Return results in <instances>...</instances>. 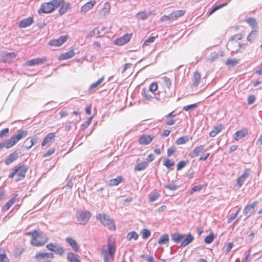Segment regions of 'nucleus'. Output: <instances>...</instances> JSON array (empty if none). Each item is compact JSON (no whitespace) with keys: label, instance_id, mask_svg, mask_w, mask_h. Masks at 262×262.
Returning a JSON list of instances; mask_svg holds the SVG:
<instances>
[{"label":"nucleus","instance_id":"f257e3e1","mask_svg":"<svg viewBox=\"0 0 262 262\" xmlns=\"http://www.w3.org/2000/svg\"><path fill=\"white\" fill-rule=\"evenodd\" d=\"M117 246L115 238L110 237L108 238L106 246L101 249V255L104 262H113L116 251Z\"/></svg>","mask_w":262,"mask_h":262},{"label":"nucleus","instance_id":"f03ea898","mask_svg":"<svg viewBox=\"0 0 262 262\" xmlns=\"http://www.w3.org/2000/svg\"><path fill=\"white\" fill-rule=\"evenodd\" d=\"M25 235L30 236V244L31 245L40 247L44 246L49 240L46 235L41 231L36 230L26 232Z\"/></svg>","mask_w":262,"mask_h":262},{"label":"nucleus","instance_id":"7ed1b4c3","mask_svg":"<svg viewBox=\"0 0 262 262\" xmlns=\"http://www.w3.org/2000/svg\"><path fill=\"white\" fill-rule=\"evenodd\" d=\"M28 134L27 130H18L17 133L13 135L11 138L0 143V149L3 148H10L13 147L17 142L21 139L26 137Z\"/></svg>","mask_w":262,"mask_h":262},{"label":"nucleus","instance_id":"20e7f679","mask_svg":"<svg viewBox=\"0 0 262 262\" xmlns=\"http://www.w3.org/2000/svg\"><path fill=\"white\" fill-rule=\"evenodd\" d=\"M62 2V0H51L49 2L43 3L41 5L38 12L39 14L52 13L59 7Z\"/></svg>","mask_w":262,"mask_h":262},{"label":"nucleus","instance_id":"39448f33","mask_svg":"<svg viewBox=\"0 0 262 262\" xmlns=\"http://www.w3.org/2000/svg\"><path fill=\"white\" fill-rule=\"evenodd\" d=\"M27 169V167L24 165L15 166L13 171L9 174L8 177L13 178L15 177L16 181H21L25 178Z\"/></svg>","mask_w":262,"mask_h":262},{"label":"nucleus","instance_id":"423d86ee","mask_svg":"<svg viewBox=\"0 0 262 262\" xmlns=\"http://www.w3.org/2000/svg\"><path fill=\"white\" fill-rule=\"evenodd\" d=\"M97 220L100 221L103 226L110 230H114L116 229L115 224L114 221L110 218L109 215L105 214H98L96 216Z\"/></svg>","mask_w":262,"mask_h":262},{"label":"nucleus","instance_id":"0eeeda50","mask_svg":"<svg viewBox=\"0 0 262 262\" xmlns=\"http://www.w3.org/2000/svg\"><path fill=\"white\" fill-rule=\"evenodd\" d=\"M0 55L2 61L4 63H11L17 56V54L15 52H2L0 53Z\"/></svg>","mask_w":262,"mask_h":262},{"label":"nucleus","instance_id":"6e6552de","mask_svg":"<svg viewBox=\"0 0 262 262\" xmlns=\"http://www.w3.org/2000/svg\"><path fill=\"white\" fill-rule=\"evenodd\" d=\"M54 257L53 253L48 252H38L37 253L34 258L37 262H44L45 260H48L49 258H53Z\"/></svg>","mask_w":262,"mask_h":262},{"label":"nucleus","instance_id":"1a4fd4ad","mask_svg":"<svg viewBox=\"0 0 262 262\" xmlns=\"http://www.w3.org/2000/svg\"><path fill=\"white\" fill-rule=\"evenodd\" d=\"M155 138L153 135H142L138 139V143L142 145H147L150 144Z\"/></svg>","mask_w":262,"mask_h":262},{"label":"nucleus","instance_id":"9d476101","mask_svg":"<svg viewBox=\"0 0 262 262\" xmlns=\"http://www.w3.org/2000/svg\"><path fill=\"white\" fill-rule=\"evenodd\" d=\"M91 215V214L90 211H81L79 212L77 216V219L80 224L84 225L89 221Z\"/></svg>","mask_w":262,"mask_h":262},{"label":"nucleus","instance_id":"9b49d317","mask_svg":"<svg viewBox=\"0 0 262 262\" xmlns=\"http://www.w3.org/2000/svg\"><path fill=\"white\" fill-rule=\"evenodd\" d=\"M68 35H66L61 36L57 39H54L51 40L49 42V45L52 47H59L63 45L68 39Z\"/></svg>","mask_w":262,"mask_h":262},{"label":"nucleus","instance_id":"f8f14e48","mask_svg":"<svg viewBox=\"0 0 262 262\" xmlns=\"http://www.w3.org/2000/svg\"><path fill=\"white\" fill-rule=\"evenodd\" d=\"M46 248L51 251L54 252L55 254L62 255L64 252V250L57 244L50 243L46 246Z\"/></svg>","mask_w":262,"mask_h":262},{"label":"nucleus","instance_id":"ddd939ff","mask_svg":"<svg viewBox=\"0 0 262 262\" xmlns=\"http://www.w3.org/2000/svg\"><path fill=\"white\" fill-rule=\"evenodd\" d=\"M251 174V171L250 169H246L243 172V174L239 177L236 180V185L238 186V188L241 187V186L244 184L245 180L249 178Z\"/></svg>","mask_w":262,"mask_h":262},{"label":"nucleus","instance_id":"4468645a","mask_svg":"<svg viewBox=\"0 0 262 262\" xmlns=\"http://www.w3.org/2000/svg\"><path fill=\"white\" fill-rule=\"evenodd\" d=\"M258 204L257 201H254L251 204H248L245 206L243 213L247 217H249L254 212L255 207Z\"/></svg>","mask_w":262,"mask_h":262},{"label":"nucleus","instance_id":"2eb2a0df","mask_svg":"<svg viewBox=\"0 0 262 262\" xmlns=\"http://www.w3.org/2000/svg\"><path fill=\"white\" fill-rule=\"evenodd\" d=\"M19 201V197L17 194H15L12 198L9 200L2 207V211L6 212L11 207L14 203Z\"/></svg>","mask_w":262,"mask_h":262},{"label":"nucleus","instance_id":"dca6fc26","mask_svg":"<svg viewBox=\"0 0 262 262\" xmlns=\"http://www.w3.org/2000/svg\"><path fill=\"white\" fill-rule=\"evenodd\" d=\"M47 61V58L43 57L42 58H37L29 60L26 61L25 64L26 66H33L36 65L42 64Z\"/></svg>","mask_w":262,"mask_h":262},{"label":"nucleus","instance_id":"f3484780","mask_svg":"<svg viewBox=\"0 0 262 262\" xmlns=\"http://www.w3.org/2000/svg\"><path fill=\"white\" fill-rule=\"evenodd\" d=\"M56 134L55 133H50L47 134L44 138L42 143L41 146L44 147L49 146L51 142L55 140Z\"/></svg>","mask_w":262,"mask_h":262},{"label":"nucleus","instance_id":"a211bd4d","mask_svg":"<svg viewBox=\"0 0 262 262\" xmlns=\"http://www.w3.org/2000/svg\"><path fill=\"white\" fill-rule=\"evenodd\" d=\"M132 34H126L122 37L118 38L115 40V43L118 46H123L130 40Z\"/></svg>","mask_w":262,"mask_h":262},{"label":"nucleus","instance_id":"6ab92c4d","mask_svg":"<svg viewBox=\"0 0 262 262\" xmlns=\"http://www.w3.org/2000/svg\"><path fill=\"white\" fill-rule=\"evenodd\" d=\"M111 4L106 2L104 5L103 8L100 10L99 12V15L100 17H103L110 13V11L111 10Z\"/></svg>","mask_w":262,"mask_h":262},{"label":"nucleus","instance_id":"aec40b11","mask_svg":"<svg viewBox=\"0 0 262 262\" xmlns=\"http://www.w3.org/2000/svg\"><path fill=\"white\" fill-rule=\"evenodd\" d=\"M194 238L192 234H188L186 235H181V247H185L190 243H191Z\"/></svg>","mask_w":262,"mask_h":262},{"label":"nucleus","instance_id":"412c9836","mask_svg":"<svg viewBox=\"0 0 262 262\" xmlns=\"http://www.w3.org/2000/svg\"><path fill=\"white\" fill-rule=\"evenodd\" d=\"M242 45H240L237 41L234 40H229L227 45V48L229 50L231 51L232 52L237 53L239 52L237 47H240Z\"/></svg>","mask_w":262,"mask_h":262},{"label":"nucleus","instance_id":"4be33fe9","mask_svg":"<svg viewBox=\"0 0 262 262\" xmlns=\"http://www.w3.org/2000/svg\"><path fill=\"white\" fill-rule=\"evenodd\" d=\"M33 23V17H29L25 19H24L20 20L18 23V27L20 28H26L31 25H32Z\"/></svg>","mask_w":262,"mask_h":262},{"label":"nucleus","instance_id":"5701e85b","mask_svg":"<svg viewBox=\"0 0 262 262\" xmlns=\"http://www.w3.org/2000/svg\"><path fill=\"white\" fill-rule=\"evenodd\" d=\"M18 152L16 151L10 154L5 160V163L9 165L18 158Z\"/></svg>","mask_w":262,"mask_h":262},{"label":"nucleus","instance_id":"b1692460","mask_svg":"<svg viewBox=\"0 0 262 262\" xmlns=\"http://www.w3.org/2000/svg\"><path fill=\"white\" fill-rule=\"evenodd\" d=\"M96 3V1L94 0L87 2L81 7V11L83 13H86L93 8Z\"/></svg>","mask_w":262,"mask_h":262},{"label":"nucleus","instance_id":"393cba45","mask_svg":"<svg viewBox=\"0 0 262 262\" xmlns=\"http://www.w3.org/2000/svg\"><path fill=\"white\" fill-rule=\"evenodd\" d=\"M75 52L73 49H71L69 51L61 54L58 57L59 60H63L68 59L73 57L75 55Z\"/></svg>","mask_w":262,"mask_h":262},{"label":"nucleus","instance_id":"a878e982","mask_svg":"<svg viewBox=\"0 0 262 262\" xmlns=\"http://www.w3.org/2000/svg\"><path fill=\"white\" fill-rule=\"evenodd\" d=\"M248 134V131L246 129H243L237 131L233 135V138L236 141H238L243 138Z\"/></svg>","mask_w":262,"mask_h":262},{"label":"nucleus","instance_id":"bb28decb","mask_svg":"<svg viewBox=\"0 0 262 262\" xmlns=\"http://www.w3.org/2000/svg\"><path fill=\"white\" fill-rule=\"evenodd\" d=\"M205 147V145H203L196 147L193 150L190 152V156L192 158L198 156L201 152L206 150Z\"/></svg>","mask_w":262,"mask_h":262},{"label":"nucleus","instance_id":"cd10ccee","mask_svg":"<svg viewBox=\"0 0 262 262\" xmlns=\"http://www.w3.org/2000/svg\"><path fill=\"white\" fill-rule=\"evenodd\" d=\"M62 2L59 5L60 9H59L58 12L60 15H62L66 13L68 11L70 6L69 3H66L64 0H62Z\"/></svg>","mask_w":262,"mask_h":262},{"label":"nucleus","instance_id":"c85d7f7f","mask_svg":"<svg viewBox=\"0 0 262 262\" xmlns=\"http://www.w3.org/2000/svg\"><path fill=\"white\" fill-rule=\"evenodd\" d=\"M66 242L70 245L73 248V250L75 252H78L79 250V247L76 242L73 238L68 237L66 238Z\"/></svg>","mask_w":262,"mask_h":262},{"label":"nucleus","instance_id":"c756f323","mask_svg":"<svg viewBox=\"0 0 262 262\" xmlns=\"http://www.w3.org/2000/svg\"><path fill=\"white\" fill-rule=\"evenodd\" d=\"M223 55V53L222 51H220L219 53L213 52L210 54L209 57L208 58V61L211 62H213L216 60L220 56H222Z\"/></svg>","mask_w":262,"mask_h":262},{"label":"nucleus","instance_id":"7c9ffc66","mask_svg":"<svg viewBox=\"0 0 262 262\" xmlns=\"http://www.w3.org/2000/svg\"><path fill=\"white\" fill-rule=\"evenodd\" d=\"M67 259L69 262H80L78 256L72 252L67 254Z\"/></svg>","mask_w":262,"mask_h":262},{"label":"nucleus","instance_id":"2f4dec72","mask_svg":"<svg viewBox=\"0 0 262 262\" xmlns=\"http://www.w3.org/2000/svg\"><path fill=\"white\" fill-rule=\"evenodd\" d=\"M151 14L150 12H146L145 11H140L137 14V17L142 20L146 19Z\"/></svg>","mask_w":262,"mask_h":262},{"label":"nucleus","instance_id":"473e14b6","mask_svg":"<svg viewBox=\"0 0 262 262\" xmlns=\"http://www.w3.org/2000/svg\"><path fill=\"white\" fill-rule=\"evenodd\" d=\"M223 127L222 125H220L216 126H215L213 128L212 130L210 132L209 135L212 137H215L218 133L221 132L223 129Z\"/></svg>","mask_w":262,"mask_h":262},{"label":"nucleus","instance_id":"72a5a7b5","mask_svg":"<svg viewBox=\"0 0 262 262\" xmlns=\"http://www.w3.org/2000/svg\"><path fill=\"white\" fill-rule=\"evenodd\" d=\"M122 182L121 176H118L116 178L111 179L109 181V185L110 186H117Z\"/></svg>","mask_w":262,"mask_h":262},{"label":"nucleus","instance_id":"f704fd0d","mask_svg":"<svg viewBox=\"0 0 262 262\" xmlns=\"http://www.w3.org/2000/svg\"><path fill=\"white\" fill-rule=\"evenodd\" d=\"M148 163L146 162H142L141 163H138L135 167V171H141L145 169L148 166Z\"/></svg>","mask_w":262,"mask_h":262},{"label":"nucleus","instance_id":"c9c22d12","mask_svg":"<svg viewBox=\"0 0 262 262\" xmlns=\"http://www.w3.org/2000/svg\"><path fill=\"white\" fill-rule=\"evenodd\" d=\"M24 250L25 249L23 246H16L14 250V254L15 256H19L24 252Z\"/></svg>","mask_w":262,"mask_h":262},{"label":"nucleus","instance_id":"e433bc0d","mask_svg":"<svg viewBox=\"0 0 262 262\" xmlns=\"http://www.w3.org/2000/svg\"><path fill=\"white\" fill-rule=\"evenodd\" d=\"M201 80V74L196 72L194 74L193 76V85L195 86H197Z\"/></svg>","mask_w":262,"mask_h":262},{"label":"nucleus","instance_id":"4c0bfd02","mask_svg":"<svg viewBox=\"0 0 262 262\" xmlns=\"http://www.w3.org/2000/svg\"><path fill=\"white\" fill-rule=\"evenodd\" d=\"M169 241V236L167 234L163 235L158 240V243L160 245H163L168 243Z\"/></svg>","mask_w":262,"mask_h":262},{"label":"nucleus","instance_id":"58836bf2","mask_svg":"<svg viewBox=\"0 0 262 262\" xmlns=\"http://www.w3.org/2000/svg\"><path fill=\"white\" fill-rule=\"evenodd\" d=\"M160 195L158 192L156 191H153L149 195V199L150 202H152L155 201L158 198L160 197Z\"/></svg>","mask_w":262,"mask_h":262},{"label":"nucleus","instance_id":"ea45409f","mask_svg":"<svg viewBox=\"0 0 262 262\" xmlns=\"http://www.w3.org/2000/svg\"><path fill=\"white\" fill-rule=\"evenodd\" d=\"M104 79V76L98 79L96 82L92 83L90 86V90H93L100 85Z\"/></svg>","mask_w":262,"mask_h":262},{"label":"nucleus","instance_id":"a19ab883","mask_svg":"<svg viewBox=\"0 0 262 262\" xmlns=\"http://www.w3.org/2000/svg\"><path fill=\"white\" fill-rule=\"evenodd\" d=\"M163 165L167 168H169L174 165V162L168 158H165L163 159Z\"/></svg>","mask_w":262,"mask_h":262},{"label":"nucleus","instance_id":"79ce46f5","mask_svg":"<svg viewBox=\"0 0 262 262\" xmlns=\"http://www.w3.org/2000/svg\"><path fill=\"white\" fill-rule=\"evenodd\" d=\"M142 94L144 98L147 100H151L153 98L152 95L145 88L143 89Z\"/></svg>","mask_w":262,"mask_h":262},{"label":"nucleus","instance_id":"37998d69","mask_svg":"<svg viewBox=\"0 0 262 262\" xmlns=\"http://www.w3.org/2000/svg\"><path fill=\"white\" fill-rule=\"evenodd\" d=\"M138 235L135 231H132V232L128 233L126 236V238L128 241H130L133 239H134V240H136L138 239Z\"/></svg>","mask_w":262,"mask_h":262},{"label":"nucleus","instance_id":"c03bdc74","mask_svg":"<svg viewBox=\"0 0 262 262\" xmlns=\"http://www.w3.org/2000/svg\"><path fill=\"white\" fill-rule=\"evenodd\" d=\"M55 152V148H51L49 149L46 152H45L42 155V157L44 158H46L48 157H49L53 155Z\"/></svg>","mask_w":262,"mask_h":262},{"label":"nucleus","instance_id":"a18cd8bd","mask_svg":"<svg viewBox=\"0 0 262 262\" xmlns=\"http://www.w3.org/2000/svg\"><path fill=\"white\" fill-rule=\"evenodd\" d=\"M198 106V103H194L188 105L183 107V110L185 111H192L194 110Z\"/></svg>","mask_w":262,"mask_h":262},{"label":"nucleus","instance_id":"49530a36","mask_svg":"<svg viewBox=\"0 0 262 262\" xmlns=\"http://www.w3.org/2000/svg\"><path fill=\"white\" fill-rule=\"evenodd\" d=\"M158 37V35H156V36H151L149 37L148 39L145 40L143 44V47H147L148 46L150 43L154 42L155 41V39L156 38Z\"/></svg>","mask_w":262,"mask_h":262},{"label":"nucleus","instance_id":"de8ad7c7","mask_svg":"<svg viewBox=\"0 0 262 262\" xmlns=\"http://www.w3.org/2000/svg\"><path fill=\"white\" fill-rule=\"evenodd\" d=\"M247 22L253 28L257 26V22L255 18L249 17L247 19Z\"/></svg>","mask_w":262,"mask_h":262},{"label":"nucleus","instance_id":"09e8293b","mask_svg":"<svg viewBox=\"0 0 262 262\" xmlns=\"http://www.w3.org/2000/svg\"><path fill=\"white\" fill-rule=\"evenodd\" d=\"M143 238L146 239L149 237L151 234L150 231L146 229H144L141 231Z\"/></svg>","mask_w":262,"mask_h":262},{"label":"nucleus","instance_id":"8fccbe9b","mask_svg":"<svg viewBox=\"0 0 262 262\" xmlns=\"http://www.w3.org/2000/svg\"><path fill=\"white\" fill-rule=\"evenodd\" d=\"M214 237L213 234H210L205 238L204 242L206 244H210L213 241Z\"/></svg>","mask_w":262,"mask_h":262},{"label":"nucleus","instance_id":"3c124183","mask_svg":"<svg viewBox=\"0 0 262 262\" xmlns=\"http://www.w3.org/2000/svg\"><path fill=\"white\" fill-rule=\"evenodd\" d=\"M171 239L175 243L180 242V234L178 233H174L171 235Z\"/></svg>","mask_w":262,"mask_h":262},{"label":"nucleus","instance_id":"603ef678","mask_svg":"<svg viewBox=\"0 0 262 262\" xmlns=\"http://www.w3.org/2000/svg\"><path fill=\"white\" fill-rule=\"evenodd\" d=\"M228 5V3H224L222 4H221L219 6H215L213 9H212V10L209 13V15H211L213 14L214 12H215L216 10H219V9L226 6Z\"/></svg>","mask_w":262,"mask_h":262},{"label":"nucleus","instance_id":"864d4df0","mask_svg":"<svg viewBox=\"0 0 262 262\" xmlns=\"http://www.w3.org/2000/svg\"><path fill=\"white\" fill-rule=\"evenodd\" d=\"M177 151V149L175 146H171V147L167 149V156H171L172 155H174Z\"/></svg>","mask_w":262,"mask_h":262},{"label":"nucleus","instance_id":"5fc2aeb1","mask_svg":"<svg viewBox=\"0 0 262 262\" xmlns=\"http://www.w3.org/2000/svg\"><path fill=\"white\" fill-rule=\"evenodd\" d=\"M256 33L257 31L256 30L252 31L247 36V40L251 42L255 38Z\"/></svg>","mask_w":262,"mask_h":262},{"label":"nucleus","instance_id":"6e6d98bb","mask_svg":"<svg viewBox=\"0 0 262 262\" xmlns=\"http://www.w3.org/2000/svg\"><path fill=\"white\" fill-rule=\"evenodd\" d=\"M38 142V138L34 137L31 138L30 140V145H28L26 146V148L27 149H30L34 145H35Z\"/></svg>","mask_w":262,"mask_h":262},{"label":"nucleus","instance_id":"4d7b16f0","mask_svg":"<svg viewBox=\"0 0 262 262\" xmlns=\"http://www.w3.org/2000/svg\"><path fill=\"white\" fill-rule=\"evenodd\" d=\"M158 90V85L156 82H152L150 85L149 91L154 94Z\"/></svg>","mask_w":262,"mask_h":262},{"label":"nucleus","instance_id":"13d9d810","mask_svg":"<svg viewBox=\"0 0 262 262\" xmlns=\"http://www.w3.org/2000/svg\"><path fill=\"white\" fill-rule=\"evenodd\" d=\"M203 187V185H200L193 186L191 189V193L193 192L201 191Z\"/></svg>","mask_w":262,"mask_h":262},{"label":"nucleus","instance_id":"bf43d9fd","mask_svg":"<svg viewBox=\"0 0 262 262\" xmlns=\"http://www.w3.org/2000/svg\"><path fill=\"white\" fill-rule=\"evenodd\" d=\"M0 261L1 262H9V259L8 257L7 256L6 254L2 253L0 254Z\"/></svg>","mask_w":262,"mask_h":262},{"label":"nucleus","instance_id":"052dcab7","mask_svg":"<svg viewBox=\"0 0 262 262\" xmlns=\"http://www.w3.org/2000/svg\"><path fill=\"white\" fill-rule=\"evenodd\" d=\"M92 119L93 116L90 117L86 121L82 124L81 126L83 127L84 128L88 127V126H89L90 124L91 123Z\"/></svg>","mask_w":262,"mask_h":262},{"label":"nucleus","instance_id":"680f3d73","mask_svg":"<svg viewBox=\"0 0 262 262\" xmlns=\"http://www.w3.org/2000/svg\"><path fill=\"white\" fill-rule=\"evenodd\" d=\"M162 80L163 83L165 85L169 86L170 85V80L168 78L166 77H164L162 78Z\"/></svg>","mask_w":262,"mask_h":262},{"label":"nucleus","instance_id":"e2e57ef3","mask_svg":"<svg viewBox=\"0 0 262 262\" xmlns=\"http://www.w3.org/2000/svg\"><path fill=\"white\" fill-rule=\"evenodd\" d=\"M237 63H238V60H237L235 59H230H230H227V60L226 61L227 65H229V64L235 65V64H237Z\"/></svg>","mask_w":262,"mask_h":262},{"label":"nucleus","instance_id":"0e129e2a","mask_svg":"<svg viewBox=\"0 0 262 262\" xmlns=\"http://www.w3.org/2000/svg\"><path fill=\"white\" fill-rule=\"evenodd\" d=\"M165 187L171 190H174L178 188L179 186L173 184H168L165 186Z\"/></svg>","mask_w":262,"mask_h":262},{"label":"nucleus","instance_id":"69168bd1","mask_svg":"<svg viewBox=\"0 0 262 262\" xmlns=\"http://www.w3.org/2000/svg\"><path fill=\"white\" fill-rule=\"evenodd\" d=\"M233 244L232 243H228L227 245L225 247V251L226 253L227 254L230 250L232 248Z\"/></svg>","mask_w":262,"mask_h":262},{"label":"nucleus","instance_id":"338daca9","mask_svg":"<svg viewBox=\"0 0 262 262\" xmlns=\"http://www.w3.org/2000/svg\"><path fill=\"white\" fill-rule=\"evenodd\" d=\"M243 36L240 34H237L234 35L230 40H234L237 41V40H240L242 38Z\"/></svg>","mask_w":262,"mask_h":262},{"label":"nucleus","instance_id":"774afa93","mask_svg":"<svg viewBox=\"0 0 262 262\" xmlns=\"http://www.w3.org/2000/svg\"><path fill=\"white\" fill-rule=\"evenodd\" d=\"M255 100V97L253 95H250L248 98V103L249 104H253Z\"/></svg>","mask_w":262,"mask_h":262}]
</instances>
